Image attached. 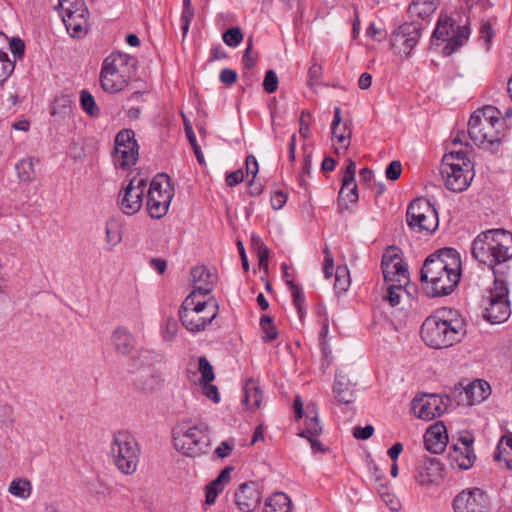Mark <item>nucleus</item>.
I'll return each mask as SVG.
<instances>
[{
	"label": "nucleus",
	"mask_w": 512,
	"mask_h": 512,
	"mask_svg": "<svg viewBox=\"0 0 512 512\" xmlns=\"http://www.w3.org/2000/svg\"><path fill=\"white\" fill-rule=\"evenodd\" d=\"M462 263L454 248H442L430 254L424 261L420 279L430 297L451 294L460 282Z\"/></svg>",
	"instance_id": "1"
},
{
	"label": "nucleus",
	"mask_w": 512,
	"mask_h": 512,
	"mask_svg": "<svg viewBox=\"0 0 512 512\" xmlns=\"http://www.w3.org/2000/svg\"><path fill=\"white\" fill-rule=\"evenodd\" d=\"M420 335L423 342L430 348H449L465 337L466 321L455 310L440 309L424 320Z\"/></svg>",
	"instance_id": "2"
},
{
	"label": "nucleus",
	"mask_w": 512,
	"mask_h": 512,
	"mask_svg": "<svg viewBox=\"0 0 512 512\" xmlns=\"http://www.w3.org/2000/svg\"><path fill=\"white\" fill-rule=\"evenodd\" d=\"M472 256L495 271H503L512 259V233L505 229H489L479 233L472 242Z\"/></svg>",
	"instance_id": "3"
},
{
	"label": "nucleus",
	"mask_w": 512,
	"mask_h": 512,
	"mask_svg": "<svg viewBox=\"0 0 512 512\" xmlns=\"http://www.w3.org/2000/svg\"><path fill=\"white\" fill-rule=\"evenodd\" d=\"M381 268L387 284L383 299L391 306H398L404 297L411 298L414 286H409V272L406 263L398 254V248L389 247L382 257Z\"/></svg>",
	"instance_id": "4"
},
{
	"label": "nucleus",
	"mask_w": 512,
	"mask_h": 512,
	"mask_svg": "<svg viewBox=\"0 0 512 512\" xmlns=\"http://www.w3.org/2000/svg\"><path fill=\"white\" fill-rule=\"evenodd\" d=\"M500 116L499 109L491 105L474 111L468 122V134L471 140L485 149L497 150L501 140Z\"/></svg>",
	"instance_id": "5"
},
{
	"label": "nucleus",
	"mask_w": 512,
	"mask_h": 512,
	"mask_svg": "<svg viewBox=\"0 0 512 512\" xmlns=\"http://www.w3.org/2000/svg\"><path fill=\"white\" fill-rule=\"evenodd\" d=\"M137 60L135 57L122 52H113L102 63L100 84L102 89L110 94L122 91L135 76Z\"/></svg>",
	"instance_id": "6"
},
{
	"label": "nucleus",
	"mask_w": 512,
	"mask_h": 512,
	"mask_svg": "<svg viewBox=\"0 0 512 512\" xmlns=\"http://www.w3.org/2000/svg\"><path fill=\"white\" fill-rule=\"evenodd\" d=\"M440 174L448 190L456 193L465 191L475 176L474 165L467 151L461 148L446 153L442 158Z\"/></svg>",
	"instance_id": "7"
},
{
	"label": "nucleus",
	"mask_w": 512,
	"mask_h": 512,
	"mask_svg": "<svg viewBox=\"0 0 512 512\" xmlns=\"http://www.w3.org/2000/svg\"><path fill=\"white\" fill-rule=\"evenodd\" d=\"M218 302L215 298L204 299L190 293L183 301L179 318L182 325L190 332L204 331L218 314Z\"/></svg>",
	"instance_id": "8"
},
{
	"label": "nucleus",
	"mask_w": 512,
	"mask_h": 512,
	"mask_svg": "<svg viewBox=\"0 0 512 512\" xmlns=\"http://www.w3.org/2000/svg\"><path fill=\"white\" fill-rule=\"evenodd\" d=\"M173 444L177 451L187 457L205 454L210 446L209 432L206 426L183 422L173 432Z\"/></svg>",
	"instance_id": "9"
},
{
	"label": "nucleus",
	"mask_w": 512,
	"mask_h": 512,
	"mask_svg": "<svg viewBox=\"0 0 512 512\" xmlns=\"http://www.w3.org/2000/svg\"><path fill=\"white\" fill-rule=\"evenodd\" d=\"M140 449L135 437L128 431H117L110 444V455L114 465L124 474L136 471Z\"/></svg>",
	"instance_id": "10"
},
{
	"label": "nucleus",
	"mask_w": 512,
	"mask_h": 512,
	"mask_svg": "<svg viewBox=\"0 0 512 512\" xmlns=\"http://www.w3.org/2000/svg\"><path fill=\"white\" fill-rule=\"evenodd\" d=\"M406 222L414 232L426 235L434 233L439 227L436 208L423 197L414 199L408 205Z\"/></svg>",
	"instance_id": "11"
},
{
	"label": "nucleus",
	"mask_w": 512,
	"mask_h": 512,
	"mask_svg": "<svg viewBox=\"0 0 512 512\" xmlns=\"http://www.w3.org/2000/svg\"><path fill=\"white\" fill-rule=\"evenodd\" d=\"M470 36V28L467 23L458 24L451 16L440 14L433 37L437 40L446 41L444 48L448 54L461 47Z\"/></svg>",
	"instance_id": "12"
},
{
	"label": "nucleus",
	"mask_w": 512,
	"mask_h": 512,
	"mask_svg": "<svg viewBox=\"0 0 512 512\" xmlns=\"http://www.w3.org/2000/svg\"><path fill=\"white\" fill-rule=\"evenodd\" d=\"M139 145L132 129L120 130L114 140L112 162L116 169L127 171L137 164Z\"/></svg>",
	"instance_id": "13"
},
{
	"label": "nucleus",
	"mask_w": 512,
	"mask_h": 512,
	"mask_svg": "<svg viewBox=\"0 0 512 512\" xmlns=\"http://www.w3.org/2000/svg\"><path fill=\"white\" fill-rule=\"evenodd\" d=\"M422 25L413 20L398 26L390 38L395 54L408 57L421 38Z\"/></svg>",
	"instance_id": "14"
},
{
	"label": "nucleus",
	"mask_w": 512,
	"mask_h": 512,
	"mask_svg": "<svg viewBox=\"0 0 512 512\" xmlns=\"http://www.w3.org/2000/svg\"><path fill=\"white\" fill-rule=\"evenodd\" d=\"M146 185V178H139L135 176L119 193L118 205L124 214L134 215L141 209Z\"/></svg>",
	"instance_id": "15"
},
{
	"label": "nucleus",
	"mask_w": 512,
	"mask_h": 512,
	"mask_svg": "<svg viewBox=\"0 0 512 512\" xmlns=\"http://www.w3.org/2000/svg\"><path fill=\"white\" fill-rule=\"evenodd\" d=\"M454 512H489L488 497L479 488L464 489L453 499Z\"/></svg>",
	"instance_id": "16"
},
{
	"label": "nucleus",
	"mask_w": 512,
	"mask_h": 512,
	"mask_svg": "<svg viewBox=\"0 0 512 512\" xmlns=\"http://www.w3.org/2000/svg\"><path fill=\"white\" fill-rule=\"evenodd\" d=\"M263 493L255 481L242 483L234 493V503L240 512H254L262 502Z\"/></svg>",
	"instance_id": "17"
},
{
	"label": "nucleus",
	"mask_w": 512,
	"mask_h": 512,
	"mask_svg": "<svg viewBox=\"0 0 512 512\" xmlns=\"http://www.w3.org/2000/svg\"><path fill=\"white\" fill-rule=\"evenodd\" d=\"M448 401L447 396L427 395L417 399L413 408L418 418L430 421L440 417L446 411Z\"/></svg>",
	"instance_id": "18"
},
{
	"label": "nucleus",
	"mask_w": 512,
	"mask_h": 512,
	"mask_svg": "<svg viewBox=\"0 0 512 512\" xmlns=\"http://www.w3.org/2000/svg\"><path fill=\"white\" fill-rule=\"evenodd\" d=\"M191 281L196 297H206L214 289L217 282V275L206 266H196L191 270Z\"/></svg>",
	"instance_id": "19"
},
{
	"label": "nucleus",
	"mask_w": 512,
	"mask_h": 512,
	"mask_svg": "<svg viewBox=\"0 0 512 512\" xmlns=\"http://www.w3.org/2000/svg\"><path fill=\"white\" fill-rule=\"evenodd\" d=\"M87 15L88 10L86 7H84L83 3H81L80 7L76 10H66V15L63 18V22L68 33L73 38L80 39L87 34L89 28Z\"/></svg>",
	"instance_id": "20"
},
{
	"label": "nucleus",
	"mask_w": 512,
	"mask_h": 512,
	"mask_svg": "<svg viewBox=\"0 0 512 512\" xmlns=\"http://www.w3.org/2000/svg\"><path fill=\"white\" fill-rule=\"evenodd\" d=\"M442 476L441 463L433 457H424L418 462L415 479L421 485H430L439 481Z\"/></svg>",
	"instance_id": "21"
},
{
	"label": "nucleus",
	"mask_w": 512,
	"mask_h": 512,
	"mask_svg": "<svg viewBox=\"0 0 512 512\" xmlns=\"http://www.w3.org/2000/svg\"><path fill=\"white\" fill-rule=\"evenodd\" d=\"M424 444L426 449L433 454L444 451L448 444V434L443 422H435L426 430Z\"/></svg>",
	"instance_id": "22"
},
{
	"label": "nucleus",
	"mask_w": 512,
	"mask_h": 512,
	"mask_svg": "<svg viewBox=\"0 0 512 512\" xmlns=\"http://www.w3.org/2000/svg\"><path fill=\"white\" fill-rule=\"evenodd\" d=\"M111 344L117 354L128 356L136 348L137 342L134 335L126 327L119 326L112 332Z\"/></svg>",
	"instance_id": "23"
},
{
	"label": "nucleus",
	"mask_w": 512,
	"mask_h": 512,
	"mask_svg": "<svg viewBox=\"0 0 512 512\" xmlns=\"http://www.w3.org/2000/svg\"><path fill=\"white\" fill-rule=\"evenodd\" d=\"M333 394L335 399L343 404H350L356 399L355 384L351 382L343 371L336 372Z\"/></svg>",
	"instance_id": "24"
},
{
	"label": "nucleus",
	"mask_w": 512,
	"mask_h": 512,
	"mask_svg": "<svg viewBox=\"0 0 512 512\" xmlns=\"http://www.w3.org/2000/svg\"><path fill=\"white\" fill-rule=\"evenodd\" d=\"M493 286L487 291L483 303L510 301V283L504 275V271H495Z\"/></svg>",
	"instance_id": "25"
},
{
	"label": "nucleus",
	"mask_w": 512,
	"mask_h": 512,
	"mask_svg": "<svg viewBox=\"0 0 512 512\" xmlns=\"http://www.w3.org/2000/svg\"><path fill=\"white\" fill-rule=\"evenodd\" d=\"M449 459L453 465L467 470L473 466L476 455L473 447L465 443H456L450 448Z\"/></svg>",
	"instance_id": "26"
},
{
	"label": "nucleus",
	"mask_w": 512,
	"mask_h": 512,
	"mask_svg": "<svg viewBox=\"0 0 512 512\" xmlns=\"http://www.w3.org/2000/svg\"><path fill=\"white\" fill-rule=\"evenodd\" d=\"M483 317L491 324H501L511 316L510 301L483 303Z\"/></svg>",
	"instance_id": "27"
},
{
	"label": "nucleus",
	"mask_w": 512,
	"mask_h": 512,
	"mask_svg": "<svg viewBox=\"0 0 512 512\" xmlns=\"http://www.w3.org/2000/svg\"><path fill=\"white\" fill-rule=\"evenodd\" d=\"M323 427L318 416V407L312 402L307 404L305 411V429L299 433L300 437L307 438L322 434Z\"/></svg>",
	"instance_id": "28"
},
{
	"label": "nucleus",
	"mask_w": 512,
	"mask_h": 512,
	"mask_svg": "<svg viewBox=\"0 0 512 512\" xmlns=\"http://www.w3.org/2000/svg\"><path fill=\"white\" fill-rule=\"evenodd\" d=\"M491 387L488 382L478 379L473 381L465 389V395L470 405H476L489 397Z\"/></svg>",
	"instance_id": "29"
},
{
	"label": "nucleus",
	"mask_w": 512,
	"mask_h": 512,
	"mask_svg": "<svg viewBox=\"0 0 512 512\" xmlns=\"http://www.w3.org/2000/svg\"><path fill=\"white\" fill-rule=\"evenodd\" d=\"M437 9V0H413L408 7V15L412 19H426Z\"/></svg>",
	"instance_id": "30"
},
{
	"label": "nucleus",
	"mask_w": 512,
	"mask_h": 512,
	"mask_svg": "<svg viewBox=\"0 0 512 512\" xmlns=\"http://www.w3.org/2000/svg\"><path fill=\"white\" fill-rule=\"evenodd\" d=\"M154 193L160 195V174H156L148 189L146 197V209L151 218L160 219V200L156 199Z\"/></svg>",
	"instance_id": "31"
},
{
	"label": "nucleus",
	"mask_w": 512,
	"mask_h": 512,
	"mask_svg": "<svg viewBox=\"0 0 512 512\" xmlns=\"http://www.w3.org/2000/svg\"><path fill=\"white\" fill-rule=\"evenodd\" d=\"M291 510L290 497L283 492H277L266 499L263 512H291Z\"/></svg>",
	"instance_id": "32"
},
{
	"label": "nucleus",
	"mask_w": 512,
	"mask_h": 512,
	"mask_svg": "<svg viewBox=\"0 0 512 512\" xmlns=\"http://www.w3.org/2000/svg\"><path fill=\"white\" fill-rule=\"evenodd\" d=\"M244 394V402L248 409L256 410L260 408L263 400V392L256 381L253 379L246 381L244 385Z\"/></svg>",
	"instance_id": "33"
},
{
	"label": "nucleus",
	"mask_w": 512,
	"mask_h": 512,
	"mask_svg": "<svg viewBox=\"0 0 512 512\" xmlns=\"http://www.w3.org/2000/svg\"><path fill=\"white\" fill-rule=\"evenodd\" d=\"M357 184L355 181L352 183L342 182L339 195H338V208L341 213L348 209V204H354L358 201Z\"/></svg>",
	"instance_id": "34"
},
{
	"label": "nucleus",
	"mask_w": 512,
	"mask_h": 512,
	"mask_svg": "<svg viewBox=\"0 0 512 512\" xmlns=\"http://www.w3.org/2000/svg\"><path fill=\"white\" fill-rule=\"evenodd\" d=\"M494 458L496 461L503 462L508 469H512V433H507L500 438Z\"/></svg>",
	"instance_id": "35"
},
{
	"label": "nucleus",
	"mask_w": 512,
	"mask_h": 512,
	"mask_svg": "<svg viewBox=\"0 0 512 512\" xmlns=\"http://www.w3.org/2000/svg\"><path fill=\"white\" fill-rule=\"evenodd\" d=\"M34 158L21 159L15 166L21 182L30 183L35 179Z\"/></svg>",
	"instance_id": "36"
},
{
	"label": "nucleus",
	"mask_w": 512,
	"mask_h": 512,
	"mask_svg": "<svg viewBox=\"0 0 512 512\" xmlns=\"http://www.w3.org/2000/svg\"><path fill=\"white\" fill-rule=\"evenodd\" d=\"M159 385V377L149 369H143L139 378V387L145 393H153L157 391Z\"/></svg>",
	"instance_id": "37"
},
{
	"label": "nucleus",
	"mask_w": 512,
	"mask_h": 512,
	"mask_svg": "<svg viewBox=\"0 0 512 512\" xmlns=\"http://www.w3.org/2000/svg\"><path fill=\"white\" fill-rule=\"evenodd\" d=\"M8 491L16 497L27 499L31 494L32 486L29 480L17 478L10 483Z\"/></svg>",
	"instance_id": "38"
},
{
	"label": "nucleus",
	"mask_w": 512,
	"mask_h": 512,
	"mask_svg": "<svg viewBox=\"0 0 512 512\" xmlns=\"http://www.w3.org/2000/svg\"><path fill=\"white\" fill-rule=\"evenodd\" d=\"M80 106L91 117H97L100 114V109L93 95L86 89L80 92Z\"/></svg>",
	"instance_id": "39"
},
{
	"label": "nucleus",
	"mask_w": 512,
	"mask_h": 512,
	"mask_svg": "<svg viewBox=\"0 0 512 512\" xmlns=\"http://www.w3.org/2000/svg\"><path fill=\"white\" fill-rule=\"evenodd\" d=\"M351 134V130L345 125H343L342 127L340 126V129L337 130L336 134H332L333 137L336 139V143L334 145L335 152L337 154L344 153L348 149L350 145Z\"/></svg>",
	"instance_id": "40"
},
{
	"label": "nucleus",
	"mask_w": 512,
	"mask_h": 512,
	"mask_svg": "<svg viewBox=\"0 0 512 512\" xmlns=\"http://www.w3.org/2000/svg\"><path fill=\"white\" fill-rule=\"evenodd\" d=\"M252 246L257 252L260 268L267 269L269 262V249L257 235L251 236Z\"/></svg>",
	"instance_id": "41"
},
{
	"label": "nucleus",
	"mask_w": 512,
	"mask_h": 512,
	"mask_svg": "<svg viewBox=\"0 0 512 512\" xmlns=\"http://www.w3.org/2000/svg\"><path fill=\"white\" fill-rule=\"evenodd\" d=\"M350 286L349 271L346 266H338L335 269V283L334 288L342 293L347 291Z\"/></svg>",
	"instance_id": "42"
},
{
	"label": "nucleus",
	"mask_w": 512,
	"mask_h": 512,
	"mask_svg": "<svg viewBox=\"0 0 512 512\" xmlns=\"http://www.w3.org/2000/svg\"><path fill=\"white\" fill-rule=\"evenodd\" d=\"M15 69V62L9 59L6 52L0 50V86L9 78Z\"/></svg>",
	"instance_id": "43"
},
{
	"label": "nucleus",
	"mask_w": 512,
	"mask_h": 512,
	"mask_svg": "<svg viewBox=\"0 0 512 512\" xmlns=\"http://www.w3.org/2000/svg\"><path fill=\"white\" fill-rule=\"evenodd\" d=\"M260 326L264 333L263 340L266 342L273 341L277 338L278 332L274 327L272 317L264 315L261 317Z\"/></svg>",
	"instance_id": "44"
},
{
	"label": "nucleus",
	"mask_w": 512,
	"mask_h": 512,
	"mask_svg": "<svg viewBox=\"0 0 512 512\" xmlns=\"http://www.w3.org/2000/svg\"><path fill=\"white\" fill-rule=\"evenodd\" d=\"M286 283L292 292L293 303L297 309V312L299 313L300 316H302L304 302H305L303 290L297 284H295V282L293 280L287 279Z\"/></svg>",
	"instance_id": "45"
},
{
	"label": "nucleus",
	"mask_w": 512,
	"mask_h": 512,
	"mask_svg": "<svg viewBox=\"0 0 512 512\" xmlns=\"http://www.w3.org/2000/svg\"><path fill=\"white\" fill-rule=\"evenodd\" d=\"M198 370L201 374L199 383L207 384L208 382H212L214 380L215 376H214L213 367L206 357L199 358Z\"/></svg>",
	"instance_id": "46"
},
{
	"label": "nucleus",
	"mask_w": 512,
	"mask_h": 512,
	"mask_svg": "<svg viewBox=\"0 0 512 512\" xmlns=\"http://www.w3.org/2000/svg\"><path fill=\"white\" fill-rule=\"evenodd\" d=\"M162 179H164L166 182V188L164 189L163 194L167 198L164 201V205H163V208H164V212L162 213V217H163L168 212L170 203L175 195V186H174V183L172 182L171 177L168 174L162 172Z\"/></svg>",
	"instance_id": "47"
},
{
	"label": "nucleus",
	"mask_w": 512,
	"mask_h": 512,
	"mask_svg": "<svg viewBox=\"0 0 512 512\" xmlns=\"http://www.w3.org/2000/svg\"><path fill=\"white\" fill-rule=\"evenodd\" d=\"M243 40L242 31L237 28H230L223 34V41L226 45L230 47L238 46Z\"/></svg>",
	"instance_id": "48"
},
{
	"label": "nucleus",
	"mask_w": 512,
	"mask_h": 512,
	"mask_svg": "<svg viewBox=\"0 0 512 512\" xmlns=\"http://www.w3.org/2000/svg\"><path fill=\"white\" fill-rule=\"evenodd\" d=\"M179 326L176 320L169 318L166 321L165 329L162 331V341L172 342L176 339Z\"/></svg>",
	"instance_id": "49"
},
{
	"label": "nucleus",
	"mask_w": 512,
	"mask_h": 512,
	"mask_svg": "<svg viewBox=\"0 0 512 512\" xmlns=\"http://www.w3.org/2000/svg\"><path fill=\"white\" fill-rule=\"evenodd\" d=\"M73 112V107L70 101L65 100V103L54 107L51 114L57 121H64L67 117L69 118Z\"/></svg>",
	"instance_id": "50"
},
{
	"label": "nucleus",
	"mask_w": 512,
	"mask_h": 512,
	"mask_svg": "<svg viewBox=\"0 0 512 512\" xmlns=\"http://www.w3.org/2000/svg\"><path fill=\"white\" fill-rule=\"evenodd\" d=\"M106 241L112 247L121 242L122 236L115 223L107 222L105 227Z\"/></svg>",
	"instance_id": "51"
},
{
	"label": "nucleus",
	"mask_w": 512,
	"mask_h": 512,
	"mask_svg": "<svg viewBox=\"0 0 512 512\" xmlns=\"http://www.w3.org/2000/svg\"><path fill=\"white\" fill-rule=\"evenodd\" d=\"M263 87L267 93H273L278 87V76L275 71L269 70L265 74Z\"/></svg>",
	"instance_id": "52"
},
{
	"label": "nucleus",
	"mask_w": 512,
	"mask_h": 512,
	"mask_svg": "<svg viewBox=\"0 0 512 512\" xmlns=\"http://www.w3.org/2000/svg\"><path fill=\"white\" fill-rule=\"evenodd\" d=\"M402 172V165L400 161H392L386 168L385 175L389 180L396 181L399 179Z\"/></svg>",
	"instance_id": "53"
},
{
	"label": "nucleus",
	"mask_w": 512,
	"mask_h": 512,
	"mask_svg": "<svg viewBox=\"0 0 512 512\" xmlns=\"http://www.w3.org/2000/svg\"><path fill=\"white\" fill-rule=\"evenodd\" d=\"M9 48L15 58H22L25 51V43L18 37H13L10 40Z\"/></svg>",
	"instance_id": "54"
},
{
	"label": "nucleus",
	"mask_w": 512,
	"mask_h": 512,
	"mask_svg": "<svg viewBox=\"0 0 512 512\" xmlns=\"http://www.w3.org/2000/svg\"><path fill=\"white\" fill-rule=\"evenodd\" d=\"M287 202V194L277 190L271 195V206L274 210H280Z\"/></svg>",
	"instance_id": "55"
},
{
	"label": "nucleus",
	"mask_w": 512,
	"mask_h": 512,
	"mask_svg": "<svg viewBox=\"0 0 512 512\" xmlns=\"http://www.w3.org/2000/svg\"><path fill=\"white\" fill-rule=\"evenodd\" d=\"M233 448H234L233 440L223 441L221 443V445L215 449V454L217 455L218 458L224 459L231 454Z\"/></svg>",
	"instance_id": "56"
},
{
	"label": "nucleus",
	"mask_w": 512,
	"mask_h": 512,
	"mask_svg": "<svg viewBox=\"0 0 512 512\" xmlns=\"http://www.w3.org/2000/svg\"><path fill=\"white\" fill-rule=\"evenodd\" d=\"M202 389H203V394L213 400L214 402H219L220 400V396H219V392H218V388L211 384V382H208L207 384L206 383H200Z\"/></svg>",
	"instance_id": "57"
},
{
	"label": "nucleus",
	"mask_w": 512,
	"mask_h": 512,
	"mask_svg": "<svg viewBox=\"0 0 512 512\" xmlns=\"http://www.w3.org/2000/svg\"><path fill=\"white\" fill-rule=\"evenodd\" d=\"M244 180V172L242 169H238V170H235L229 174H227L226 176V184L229 186V187H234L238 184H240L241 182H243Z\"/></svg>",
	"instance_id": "58"
},
{
	"label": "nucleus",
	"mask_w": 512,
	"mask_h": 512,
	"mask_svg": "<svg viewBox=\"0 0 512 512\" xmlns=\"http://www.w3.org/2000/svg\"><path fill=\"white\" fill-rule=\"evenodd\" d=\"M374 428L372 425H366L365 427L357 426L353 430V436L357 439L367 440L372 437Z\"/></svg>",
	"instance_id": "59"
},
{
	"label": "nucleus",
	"mask_w": 512,
	"mask_h": 512,
	"mask_svg": "<svg viewBox=\"0 0 512 512\" xmlns=\"http://www.w3.org/2000/svg\"><path fill=\"white\" fill-rule=\"evenodd\" d=\"M355 174H356V164L352 159H348L346 162V168H345L342 182L352 183L353 181H355Z\"/></svg>",
	"instance_id": "60"
},
{
	"label": "nucleus",
	"mask_w": 512,
	"mask_h": 512,
	"mask_svg": "<svg viewBox=\"0 0 512 512\" xmlns=\"http://www.w3.org/2000/svg\"><path fill=\"white\" fill-rule=\"evenodd\" d=\"M220 81L231 86L237 81V73L232 69L225 68L220 72Z\"/></svg>",
	"instance_id": "61"
},
{
	"label": "nucleus",
	"mask_w": 512,
	"mask_h": 512,
	"mask_svg": "<svg viewBox=\"0 0 512 512\" xmlns=\"http://www.w3.org/2000/svg\"><path fill=\"white\" fill-rule=\"evenodd\" d=\"M259 171V166L256 158L253 155H248L246 158V173L252 175V181Z\"/></svg>",
	"instance_id": "62"
},
{
	"label": "nucleus",
	"mask_w": 512,
	"mask_h": 512,
	"mask_svg": "<svg viewBox=\"0 0 512 512\" xmlns=\"http://www.w3.org/2000/svg\"><path fill=\"white\" fill-rule=\"evenodd\" d=\"M191 7V1L190 0H184V11L182 18L184 20V24L182 26L183 32L186 33L189 29L190 19L193 17V13L190 9Z\"/></svg>",
	"instance_id": "63"
},
{
	"label": "nucleus",
	"mask_w": 512,
	"mask_h": 512,
	"mask_svg": "<svg viewBox=\"0 0 512 512\" xmlns=\"http://www.w3.org/2000/svg\"><path fill=\"white\" fill-rule=\"evenodd\" d=\"M251 48H252V39L250 38L248 40V46L244 51V55L242 58V62L246 68H252L254 67L256 60L254 57L251 56Z\"/></svg>",
	"instance_id": "64"
}]
</instances>
